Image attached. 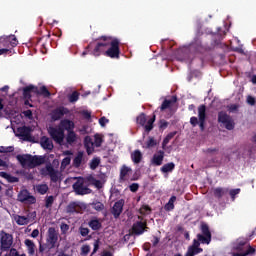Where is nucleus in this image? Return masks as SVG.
Segmentation results:
<instances>
[{
    "instance_id": "1",
    "label": "nucleus",
    "mask_w": 256,
    "mask_h": 256,
    "mask_svg": "<svg viewBox=\"0 0 256 256\" xmlns=\"http://www.w3.org/2000/svg\"><path fill=\"white\" fill-rule=\"evenodd\" d=\"M109 39H111V36H101L98 42H90L86 50L82 52V57H85V55H93V57L105 55L109 47Z\"/></svg>"
},
{
    "instance_id": "2",
    "label": "nucleus",
    "mask_w": 256,
    "mask_h": 256,
    "mask_svg": "<svg viewBox=\"0 0 256 256\" xmlns=\"http://www.w3.org/2000/svg\"><path fill=\"white\" fill-rule=\"evenodd\" d=\"M16 159L23 169H35V167H39L45 163V156L39 155L19 154L16 156Z\"/></svg>"
},
{
    "instance_id": "3",
    "label": "nucleus",
    "mask_w": 256,
    "mask_h": 256,
    "mask_svg": "<svg viewBox=\"0 0 256 256\" xmlns=\"http://www.w3.org/2000/svg\"><path fill=\"white\" fill-rule=\"evenodd\" d=\"M256 249L247 240H237L232 247V256L255 255Z\"/></svg>"
},
{
    "instance_id": "4",
    "label": "nucleus",
    "mask_w": 256,
    "mask_h": 256,
    "mask_svg": "<svg viewBox=\"0 0 256 256\" xmlns=\"http://www.w3.org/2000/svg\"><path fill=\"white\" fill-rule=\"evenodd\" d=\"M207 120V106L202 104L198 107V118L192 116L190 118V124L192 127H197L199 125L200 131H205V121Z\"/></svg>"
},
{
    "instance_id": "5",
    "label": "nucleus",
    "mask_w": 256,
    "mask_h": 256,
    "mask_svg": "<svg viewBox=\"0 0 256 256\" xmlns=\"http://www.w3.org/2000/svg\"><path fill=\"white\" fill-rule=\"evenodd\" d=\"M121 41L118 38H113L110 36L109 47L106 49L105 56L110 57V59H119L121 55Z\"/></svg>"
},
{
    "instance_id": "6",
    "label": "nucleus",
    "mask_w": 256,
    "mask_h": 256,
    "mask_svg": "<svg viewBox=\"0 0 256 256\" xmlns=\"http://www.w3.org/2000/svg\"><path fill=\"white\" fill-rule=\"evenodd\" d=\"M40 175H42V177L49 175L52 183H58L61 179V172L56 170L51 164H47L45 168L40 169Z\"/></svg>"
},
{
    "instance_id": "7",
    "label": "nucleus",
    "mask_w": 256,
    "mask_h": 256,
    "mask_svg": "<svg viewBox=\"0 0 256 256\" xmlns=\"http://www.w3.org/2000/svg\"><path fill=\"white\" fill-rule=\"evenodd\" d=\"M13 247V235L5 232L4 230L0 231V251L5 252L9 251Z\"/></svg>"
},
{
    "instance_id": "8",
    "label": "nucleus",
    "mask_w": 256,
    "mask_h": 256,
    "mask_svg": "<svg viewBox=\"0 0 256 256\" xmlns=\"http://www.w3.org/2000/svg\"><path fill=\"white\" fill-rule=\"evenodd\" d=\"M138 219L139 221L134 222L130 230L132 235H136L137 237H139V235H143V233L149 229L147 227V220H144L142 216H138Z\"/></svg>"
},
{
    "instance_id": "9",
    "label": "nucleus",
    "mask_w": 256,
    "mask_h": 256,
    "mask_svg": "<svg viewBox=\"0 0 256 256\" xmlns=\"http://www.w3.org/2000/svg\"><path fill=\"white\" fill-rule=\"evenodd\" d=\"M72 189L76 195H89L92 193V190L85 186V179L83 177H79L77 179V181L72 185Z\"/></svg>"
},
{
    "instance_id": "10",
    "label": "nucleus",
    "mask_w": 256,
    "mask_h": 256,
    "mask_svg": "<svg viewBox=\"0 0 256 256\" xmlns=\"http://www.w3.org/2000/svg\"><path fill=\"white\" fill-rule=\"evenodd\" d=\"M48 133L51 139L55 141V143H57L58 145H63V141L65 139V130H63V128L49 127Z\"/></svg>"
},
{
    "instance_id": "11",
    "label": "nucleus",
    "mask_w": 256,
    "mask_h": 256,
    "mask_svg": "<svg viewBox=\"0 0 256 256\" xmlns=\"http://www.w3.org/2000/svg\"><path fill=\"white\" fill-rule=\"evenodd\" d=\"M218 123H222L228 131H233L235 129V122L227 112L221 111L218 113Z\"/></svg>"
},
{
    "instance_id": "12",
    "label": "nucleus",
    "mask_w": 256,
    "mask_h": 256,
    "mask_svg": "<svg viewBox=\"0 0 256 256\" xmlns=\"http://www.w3.org/2000/svg\"><path fill=\"white\" fill-rule=\"evenodd\" d=\"M19 45L17 37L15 35L0 36V49H7L11 47L12 49Z\"/></svg>"
},
{
    "instance_id": "13",
    "label": "nucleus",
    "mask_w": 256,
    "mask_h": 256,
    "mask_svg": "<svg viewBox=\"0 0 256 256\" xmlns=\"http://www.w3.org/2000/svg\"><path fill=\"white\" fill-rule=\"evenodd\" d=\"M201 233L197 234V239L202 243L203 245H209L211 243L212 235L211 230H209V225L203 223L201 224Z\"/></svg>"
},
{
    "instance_id": "14",
    "label": "nucleus",
    "mask_w": 256,
    "mask_h": 256,
    "mask_svg": "<svg viewBox=\"0 0 256 256\" xmlns=\"http://www.w3.org/2000/svg\"><path fill=\"white\" fill-rule=\"evenodd\" d=\"M18 201H20V203H26L27 205H35L37 198L31 195L29 190L23 189L18 193Z\"/></svg>"
},
{
    "instance_id": "15",
    "label": "nucleus",
    "mask_w": 256,
    "mask_h": 256,
    "mask_svg": "<svg viewBox=\"0 0 256 256\" xmlns=\"http://www.w3.org/2000/svg\"><path fill=\"white\" fill-rule=\"evenodd\" d=\"M86 163L87 156L85 155V152L78 151L72 161V167H74V169H81V167H83V165H85Z\"/></svg>"
},
{
    "instance_id": "16",
    "label": "nucleus",
    "mask_w": 256,
    "mask_h": 256,
    "mask_svg": "<svg viewBox=\"0 0 256 256\" xmlns=\"http://www.w3.org/2000/svg\"><path fill=\"white\" fill-rule=\"evenodd\" d=\"M48 245H50L49 249H55V245H57V241H59V233L54 227H50L48 229V237L46 239Z\"/></svg>"
},
{
    "instance_id": "17",
    "label": "nucleus",
    "mask_w": 256,
    "mask_h": 256,
    "mask_svg": "<svg viewBox=\"0 0 256 256\" xmlns=\"http://www.w3.org/2000/svg\"><path fill=\"white\" fill-rule=\"evenodd\" d=\"M68 113H69L68 108L64 106H60L51 111L50 117L53 121H59L60 119H63L65 115H68Z\"/></svg>"
},
{
    "instance_id": "18",
    "label": "nucleus",
    "mask_w": 256,
    "mask_h": 256,
    "mask_svg": "<svg viewBox=\"0 0 256 256\" xmlns=\"http://www.w3.org/2000/svg\"><path fill=\"white\" fill-rule=\"evenodd\" d=\"M123 207H125L124 199H120L114 203L112 210H111V213H112L114 219H119V217H121V213H123Z\"/></svg>"
},
{
    "instance_id": "19",
    "label": "nucleus",
    "mask_w": 256,
    "mask_h": 256,
    "mask_svg": "<svg viewBox=\"0 0 256 256\" xmlns=\"http://www.w3.org/2000/svg\"><path fill=\"white\" fill-rule=\"evenodd\" d=\"M19 137H22L24 141H31V127L22 126L17 129Z\"/></svg>"
},
{
    "instance_id": "20",
    "label": "nucleus",
    "mask_w": 256,
    "mask_h": 256,
    "mask_svg": "<svg viewBox=\"0 0 256 256\" xmlns=\"http://www.w3.org/2000/svg\"><path fill=\"white\" fill-rule=\"evenodd\" d=\"M191 49H194L196 53H205V51H207V46L203 45L199 38H195L191 44Z\"/></svg>"
},
{
    "instance_id": "21",
    "label": "nucleus",
    "mask_w": 256,
    "mask_h": 256,
    "mask_svg": "<svg viewBox=\"0 0 256 256\" xmlns=\"http://www.w3.org/2000/svg\"><path fill=\"white\" fill-rule=\"evenodd\" d=\"M31 93H39V88L37 86L28 85L23 88V98L24 99H31L32 95Z\"/></svg>"
},
{
    "instance_id": "22",
    "label": "nucleus",
    "mask_w": 256,
    "mask_h": 256,
    "mask_svg": "<svg viewBox=\"0 0 256 256\" xmlns=\"http://www.w3.org/2000/svg\"><path fill=\"white\" fill-rule=\"evenodd\" d=\"M229 194V188L217 187L213 189V195L215 199L221 201L223 197Z\"/></svg>"
},
{
    "instance_id": "23",
    "label": "nucleus",
    "mask_w": 256,
    "mask_h": 256,
    "mask_svg": "<svg viewBox=\"0 0 256 256\" xmlns=\"http://www.w3.org/2000/svg\"><path fill=\"white\" fill-rule=\"evenodd\" d=\"M163 159H165V151L159 150L158 154H154L152 158V163L156 167L163 165Z\"/></svg>"
},
{
    "instance_id": "24",
    "label": "nucleus",
    "mask_w": 256,
    "mask_h": 256,
    "mask_svg": "<svg viewBox=\"0 0 256 256\" xmlns=\"http://www.w3.org/2000/svg\"><path fill=\"white\" fill-rule=\"evenodd\" d=\"M130 157L134 165H139V163L143 161V152H141L139 149L134 150L131 152Z\"/></svg>"
},
{
    "instance_id": "25",
    "label": "nucleus",
    "mask_w": 256,
    "mask_h": 256,
    "mask_svg": "<svg viewBox=\"0 0 256 256\" xmlns=\"http://www.w3.org/2000/svg\"><path fill=\"white\" fill-rule=\"evenodd\" d=\"M60 127L63 131H67V133L72 132L75 129V123L69 119L61 120Z\"/></svg>"
},
{
    "instance_id": "26",
    "label": "nucleus",
    "mask_w": 256,
    "mask_h": 256,
    "mask_svg": "<svg viewBox=\"0 0 256 256\" xmlns=\"http://www.w3.org/2000/svg\"><path fill=\"white\" fill-rule=\"evenodd\" d=\"M175 103H177V96H172L170 100L165 99L160 106V111L171 109Z\"/></svg>"
},
{
    "instance_id": "27",
    "label": "nucleus",
    "mask_w": 256,
    "mask_h": 256,
    "mask_svg": "<svg viewBox=\"0 0 256 256\" xmlns=\"http://www.w3.org/2000/svg\"><path fill=\"white\" fill-rule=\"evenodd\" d=\"M94 142H93V139L91 138V136H86L85 138H84V147H85V149H86V153L88 154V155H91L92 153H93V151H94Z\"/></svg>"
},
{
    "instance_id": "28",
    "label": "nucleus",
    "mask_w": 256,
    "mask_h": 256,
    "mask_svg": "<svg viewBox=\"0 0 256 256\" xmlns=\"http://www.w3.org/2000/svg\"><path fill=\"white\" fill-rule=\"evenodd\" d=\"M24 245L27 247L28 255L33 256L35 255V249H37V246L35 245V242L31 239H26L24 241Z\"/></svg>"
},
{
    "instance_id": "29",
    "label": "nucleus",
    "mask_w": 256,
    "mask_h": 256,
    "mask_svg": "<svg viewBox=\"0 0 256 256\" xmlns=\"http://www.w3.org/2000/svg\"><path fill=\"white\" fill-rule=\"evenodd\" d=\"M199 253H203V248H193L189 246L185 256L199 255ZM174 256H183V255L181 253H177V254H174Z\"/></svg>"
},
{
    "instance_id": "30",
    "label": "nucleus",
    "mask_w": 256,
    "mask_h": 256,
    "mask_svg": "<svg viewBox=\"0 0 256 256\" xmlns=\"http://www.w3.org/2000/svg\"><path fill=\"white\" fill-rule=\"evenodd\" d=\"M40 143L43 149H48V151H53V141H51V139L43 136L40 140Z\"/></svg>"
},
{
    "instance_id": "31",
    "label": "nucleus",
    "mask_w": 256,
    "mask_h": 256,
    "mask_svg": "<svg viewBox=\"0 0 256 256\" xmlns=\"http://www.w3.org/2000/svg\"><path fill=\"white\" fill-rule=\"evenodd\" d=\"M88 227H90L92 231H99L101 227H103V225L101 224V221H99V219L94 218L88 222Z\"/></svg>"
},
{
    "instance_id": "32",
    "label": "nucleus",
    "mask_w": 256,
    "mask_h": 256,
    "mask_svg": "<svg viewBox=\"0 0 256 256\" xmlns=\"http://www.w3.org/2000/svg\"><path fill=\"white\" fill-rule=\"evenodd\" d=\"M153 147H157V140L154 137L149 136L148 141L145 142L143 149H153Z\"/></svg>"
},
{
    "instance_id": "33",
    "label": "nucleus",
    "mask_w": 256,
    "mask_h": 256,
    "mask_svg": "<svg viewBox=\"0 0 256 256\" xmlns=\"http://www.w3.org/2000/svg\"><path fill=\"white\" fill-rule=\"evenodd\" d=\"M175 201H177V196H171L168 203L164 206L165 211H173L175 209Z\"/></svg>"
},
{
    "instance_id": "34",
    "label": "nucleus",
    "mask_w": 256,
    "mask_h": 256,
    "mask_svg": "<svg viewBox=\"0 0 256 256\" xmlns=\"http://www.w3.org/2000/svg\"><path fill=\"white\" fill-rule=\"evenodd\" d=\"M75 141H77V134L75 131L68 132L66 135V143H68V145H73Z\"/></svg>"
},
{
    "instance_id": "35",
    "label": "nucleus",
    "mask_w": 256,
    "mask_h": 256,
    "mask_svg": "<svg viewBox=\"0 0 256 256\" xmlns=\"http://www.w3.org/2000/svg\"><path fill=\"white\" fill-rule=\"evenodd\" d=\"M174 169H175V163L170 162V163L164 164L160 170L162 173H171Z\"/></svg>"
},
{
    "instance_id": "36",
    "label": "nucleus",
    "mask_w": 256,
    "mask_h": 256,
    "mask_svg": "<svg viewBox=\"0 0 256 256\" xmlns=\"http://www.w3.org/2000/svg\"><path fill=\"white\" fill-rule=\"evenodd\" d=\"M155 115H153V117H151L147 123L144 125V129L146 131V133H150V131H153V123H155Z\"/></svg>"
},
{
    "instance_id": "37",
    "label": "nucleus",
    "mask_w": 256,
    "mask_h": 256,
    "mask_svg": "<svg viewBox=\"0 0 256 256\" xmlns=\"http://www.w3.org/2000/svg\"><path fill=\"white\" fill-rule=\"evenodd\" d=\"M131 168H129L126 165H123L121 170H120V179L121 181L125 180V177H127V175H129V173H131Z\"/></svg>"
},
{
    "instance_id": "38",
    "label": "nucleus",
    "mask_w": 256,
    "mask_h": 256,
    "mask_svg": "<svg viewBox=\"0 0 256 256\" xmlns=\"http://www.w3.org/2000/svg\"><path fill=\"white\" fill-rule=\"evenodd\" d=\"M36 191L40 195H45L49 191V186L47 184H38L36 185Z\"/></svg>"
},
{
    "instance_id": "39",
    "label": "nucleus",
    "mask_w": 256,
    "mask_h": 256,
    "mask_svg": "<svg viewBox=\"0 0 256 256\" xmlns=\"http://www.w3.org/2000/svg\"><path fill=\"white\" fill-rule=\"evenodd\" d=\"M15 221L17 225H28L29 224V218L26 216H16Z\"/></svg>"
},
{
    "instance_id": "40",
    "label": "nucleus",
    "mask_w": 256,
    "mask_h": 256,
    "mask_svg": "<svg viewBox=\"0 0 256 256\" xmlns=\"http://www.w3.org/2000/svg\"><path fill=\"white\" fill-rule=\"evenodd\" d=\"M136 122L138 125L145 127V124L147 123V116H145V113H141L139 116H137Z\"/></svg>"
},
{
    "instance_id": "41",
    "label": "nucleus",
    "mask_w": 256,
    "mask_h": 256,
    "mask_svg": "<svg viewBox=\"0 0 256 256\" xmlns=\"http://www.w3.org/2000/svg\"><path fill=\"white\" fill-rule=\"evenodd\" d=\"M53 203H55V196H46V199H45L46 209H51L53 207Z\"/></svg>"
},
{
    "instance_id": "42",
    "label": "nucleus",
    "mask_w": 256,
    "mask_h": 256,
    "mask_svg": "<svg viewBox=\"0 0 256 256\" xmlns=\"http://www.w3.org/2000/svg\"><path fill=\"white\" fill-rule=\"evenodd\" d=\"M36 95H42L43 97H51V92L47 89L46 86L40 87V90L38 89V93Z\"/></svg>"
},
{
    "instance_id": "43",
    "label": "nucleus",
    "mask_w": 256,
    "mask_h": 256,
    "mask_svg": "<svg viewBox=\"0 0 256 256\" xmlns=\"http://www.w3.org/2000/svg\"><path fill=\"white\" fill-rule=\"evenodd\" d=\"M79 93L77 91L72 92L69 96H68V101L70 103H77V101H79Z\"/></svg>"
},
{
    "instance_id": "44",
    "label": "nucleus",
    "mask_w": 256,
    "mask_h": 256,
    "mask_svg": "<svg viewBox=\"0 0 256 256\" xmlns=\"http://www.w3.org/2000/svg\"><path fill=\"white\" fill-rule=\"evenodd\" d=\"M100 163H101V159H99V158H93V159L91 160V162H90V169H91L92 171H95V169H97V168L99 167Z\"/></svg>"
},
{
    "instance_id": "45",
    "label": "nucleus",
    "mask_w": 256,
    "mask_h": 256,
    "mask_svg": "<svg viewBox=\"0 0 256 256\" xmlns=\"http://www.w3.org/2000/svg\"><path fill=\"white\" fill-rule=\"evenodd\" d=\"M94 145L96 147H101L103 145V138L99 134L94 135Z\"/></svg>"
},
{
    "instance_id": "46",
    "label": "nucleus",
    "mask_w": 256,
    "mask_h": 256,
    "mask_svg": "<svg viewBox=\"0 0 256 256\" xmlns=\"http://www.w3.org/2000/svg\"><path fill=\"white\" fill-rule=\"evenodd\" d=\"M92 207L95 211H103V209H105V204L102 202H93Z\"/></svg>"
},
{
    "instance_id": "47",
    "label": "nucleus",
    "mask_w": 256,
    "mask_h": 256,
    "mask_svg": "<svg viewBox=\"0 0 256 256\" xmlns=\"http://www.w3.org/2000/svg\"><path fill=\"white\" fill-rule=\"evenodd\" d=\"M77 203L72 202L67 206V213H77Z\"/></svg>"
},
{
    "instance_id": "48",
    "label": "nucleus",
    "mask_w": 256,
    "mask_h": 256,
    "mask_svg": "<svg viewBox=\"0 0 256 256\" xmlns=\"http://www.w3.org/2000/svg\"><path fill=\"white\" fill-rule=\"evenodd\" d=\"M13 54V48H0V56L4 55V57H7V55H12Z\"/></svg>"
},
{
    "instance_id": "49",
    "label": "nucleus",
    "mask_w": 256,
    "mask_h": 256,
    "mask_svg": "<svg viewBox=\"0 0 256 256\" xmlns=\"http://www.w3.org/2000/svg\"><path fill=\"white\" fill-rule=\"evenodd\" d=\"M228 193H229L232 201H235V196L239 195L241 193V189L240 188L231 189V190H228Z\"/></svg>"
},
{
    "instance_id": "50",
    "label": "nucleus",
    "mask_w": 256,
    "mask_h": 256,
    "mask_svg": "<svg viewBox=\"0 0 256 256\" xmlns=\"http://www.w3.org/2000/svg\"><path fill=\"white\" fill-rule=\"evenodd\" d=\"M13 151H15V148L13 146H1L0 147V153H13Z\"/></svg>"
},
{
    "instance_id": "51",
    "label": "nucleus",
    "mask_w": 256,
    "mask_h": 256,
    "mask_svg": "<svg viewBox=\"0 0 256 256\" xmlns=\"http://www.w3.org/2000/svg\"><path fill=\"white\" fill-rule=\"evenodd\" d=\"M91 251V247L89 245H83L81 247V255L86 256L89 255V252Z\"/></svg>"
},
{
    "instance_id": "52",
    "label": "nucleus",
    "mask_w": 256,
    "mask_h": 256,
    "mask_svg": "<svg viewBox=\"0 0 256 256\" xmlns=\"http://www.w3.org/2000/svg\"><path fill=\"white\" fill-rule=\"evenodd\" d=\"M79 231H80V235H81L82 237H87V235H89V233H90L89 228H85V227H83V226H81V227L79 228Z\"/></svg>"
},
{
    "instance_id": "53",
    "label": "nucleus",
    "mask_w": 256,
    "mask_h": 256,
    "mask_svg": "<svg viewBox=\"0 0 256 256\" xmlns=\"http://www.w3.org/2000/svg\"><path fill=\"white\" fill-rule=\"evenodd\" d=\"M60 230H61L62 235H66L67 231H69V225L66 223H62L60 225Z\"/></svg>"
},
{
    "instance_id": "54",
    "label": "nucleus",
    "mask_w": 256,
    "mask_h": 256,
    "mask_svg": "<svg viewBox=\"0 0 256 256\" xmlns=\"http://www.w3.org/2000/svg\"><path fill=\"white\" fill-rule=\"evenodd\" d=\"M169 127V122H167L165 119H162L159 121V129H167Z\"/></svg>"
},
{
    "instance_id": "55",
    "label": "nucleus",
    "mask_w": 256,
    "mask_h": 256,
    "mask_svg": "<svg viewBox=\"0 0 256 256\" xmlns=\"http://www.w3.org/2000/svg\"><path fill=\"white\" fill-rule=\"evenodd\" d=\"M71 165V157H65L61 162V167H67Z\"/></svg>"
},
{
    "instance_id": "56",
    "label": "nucleus",
    "mask_w": 256,
    "mask_h": 256,
    "mask_svg": "<svg viewBox=\"0 0 256 256\" xmlns=\"http://www.w3.org/2000/svg\"><path fill=\"white\" fill-rule=\"evenodd\" d=\"M190 247L195 248V249H201V241H199L198 238L194 239L193 244Z\"/></svg>"
},
{
    "instance_id": "57",
    "label": "nucleus",
    "mask_w": 256,
    "mask_h": 256,
    "mask_svg": "<svg viewBox=\"0 0 256 256\" xmlns=\"http://www.w3.org/2000/svg\"><path fill=\"white\" fill-rule=\"evenodd\" d=\"M81 115L84 119H86L87 121H89V119H91V112H89L88 110H83L81 112Z\"/></svg>"
},
{
    "instance_id": "58",
    "label": "nucleus",
    "mask_w": 256,
    "mask_h": 256,
    "mask_svg": "<svg viewBox=\"0 0 256 256\" xmlns=\"http://www.w3.org/2000/svg\"><path fill=\"white\" fill-rule=\"evenodd\" d=\"M6 181H8V183H19V178L11 176V174H9Z\"/></svg>"
},
{
    "instance_id": "59",
    "label": "nucleus",
    "mask_w": 256,
    "mask_h": 256,
    "mask_svg": "<svg viewBox=\"0 0 256 256\" xmlns=\"http://www.w3.org/2000/svg\"><path fill=\"white\" fill-rule=\"evenodd\" d=\"M129 189L132 193H137L139 191V184L133 183L129 186Z\"/></svg>"
},
{
    "instance_id": "60",
    "label": "nucleus",
    "mask_w": 256,
    "mask_h": 256,
    "mask_svg": "<svg viewBox=\"0 0 256 256\" xmlns=\"http://www.w3.org/2000/svg\"><path fill=\"white\" fill-rule=\"evenodd\" d=\"M10 256H27L26 254H19V251L15 248L10 249Z\"/></svg>"
},
{
    "instance_id": "61",
    "label": "nucleus",
    "mask_w": 256,
    "mask_h": 256,
    "mask_svg": "<svg viewBox=\"0 0 256 256\" xmlns=\"http://www.w3.org/2000/svg\"><path fill=\"white\" fill-rule=\"evenodd\" d=\"M22 114L27 119H33V111H31V110H25V111L22 112Z\"/></svg>"
},
{
    "instance_id": "62",
    "label": "nucleus",
    "mask_w": 256,
    "mask_h": 256,
    "mask_svg": "<svg viewBox=\"0 0 256 256\" xmlns=\"http://www.w3.org/2000/svg\"><path fill=\"white\" fill-rule=\"evenodd\" d=\"M107 123H109V119H107L105 116L99 119V124L101 125V127H105Z\"/></svg>"
},
{
    "instance_id": "63",
    "label": "nucleus",
    "mask_w": 256,
    "mask_h": 256,
    "mask_svg": "<svg viewBox=\"0 0 256 256\" xmlns=\"http://www.w3.org/2000/svg\"><path fill=\"white\" fill-rule=\"evenodd\" d=\"M97 251H99V240H96L94 242V249H93L92 255H95V253H97Z\"/></svg>"
},
{
    "instance_id": "64",
    "label": "nucleus",
    "mask_w": 256,
    "mask_h": 256,
    "mask_svg": "<svg viewBox=\"0 0 256 256\" xmlns=\"http://www.w3.org/2000/svg\"><path fill=\"white\" fill-rule=\"evenodd\" d=\"M247 103L249 105H255V98L253 96H248L247 97Z\"/></svg>"
}]
</instances>
